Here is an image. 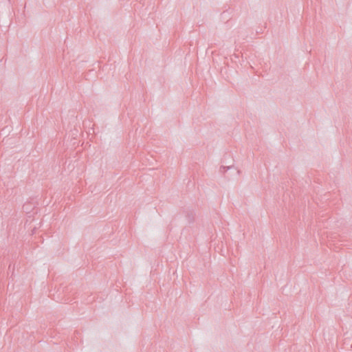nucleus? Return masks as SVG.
<instances>
[{
	"label": "nucleus",
	"instance_id": "1",
	"mask_svg": "<svg viewBox=\"0 0 352 352\" xmlns=\"http://www.w3.org/2000/svg\"><path fill=\"white\" fill-rule=\"evenodd\" d=\"M232 166H221L220 168V172L221 173H225L226 171H227L228 170L232 168Z\"/></svg>",
	"mask_w": 352,
	"mask_h": 352
}]
</instances>
